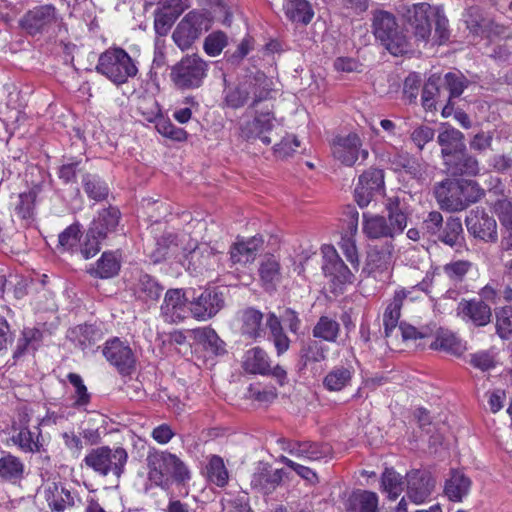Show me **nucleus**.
I'll use <instances>...</instances> for the list:
<instances>
[{
    "label": "nucleus",
    "instance_id": "473e14b6",
    "mask_svg": "<svg viewBox=\"0 0 512 512\" xmlns=\"http://www.w3.org/2000/svg\"><path fill=\"white\" fill-rule=\"evenodd\" d=\"M407 294L408 292L404 289L396 291L384 312L383 325L386 338H391L394 331L399 327L400 312Z\"/></svg>",
    "mask_w": 512,
    "mask_h": 512
},
{
    "label": "nucleus",
    "instance_id": "6ab92c4d",
    "mask_svg": "<svg viewBox=\"0 0 512 512\" xmlns=\"http://www.w3.org/2000/svg\"><path fill=\"white\" fill-rule=\"evenodd\" d=\"M274 127V117L270 112L257 113L252 120H244L240 123V137L244 140L259 138L265 145L271 143V139L265 133Z\"/></svg>",
    "mask_w": 512,
    "mask_h": 512
},
{
    "label": "nucleus",
    "instance_id": "49530a36",
    "mask_svg": "<svg viewBox=\"0 0 512 512\" xmlns=\"http://www.w3.org/2000/svg\"><path fill=\"white\" fill-rule=\"evenodd\" d=\"M437 239L450 247L460 245L463 241V227L460 218L449 217L437 235Z\"/></svg>",
    "mask_w": 512,
    "mask_h": 512
},
{
    "label": "nucleus",
    "instance_id": "f8f14e48",
    "mask_svg": "<svg viewBox=\"0 0 512 512\" xmlns=\"http://www.w3.org/2000/svg\"><path fill=\"white\" fill-rule=\"evenodd\" d=\"M362 141L355 133L346 136H337L331 142V151L333 157L346 166H353L358 160L359 155L363 160L368 158V151L361 149Z\"/></svg>",
    "mask_w": 512,
    "mask_h": 512
},
{
    "label": "nucleus",
    "instance_id": "c9c22d12",
    "mask_svg": "<svg viewBox=\"0 0 512 512\" xmlns=\"http://www.w3.org/2000/svg\"><path fill=\"white\" fill-rule=\"evenodd\" d=\"M243 368L251 374L267 375L270 372L268 354L260 347L249 349L244 355Z\"/></svg>",
    "mask_w": 512,
    "mask_h": 512
},
{
    "label": "nucleus",
    "instance_id": "a211bd4d",
    "mask_svg": "<svg viewBox=\"0 0 512 512\" xmlns=\"http://www.w3.org/2000/svg\"><path fill=\"white\" fill-rule=\"evenodd\" d=\"M286 476L283 469L273 470L268 463L259 462L254 469L250 479L252 489L263 493H272L282 482Z\"/></svg>",
    "mask_w": 512,
    "mask_h": 512
},
{
    "label": "nucleus",
    "instance_id": "3c124183",
    "mask_svg": "<svg viewBox=\"0 0 512 512\" xmlns=\"http://www.w3.org/2000/svg\"><path fill=\"white\" fill-rule=\"evenodd\" d=\"M24 464L16 456L6 454L0 458V478L5 481H17L23 477Z\"/></svg>",
    "mask_w": 512,
    "mask_h": 512
},
{
    "label": "nucleus",
    "instance_id": "37998d69",
    "mask_svg": "<svg viewBox=\"0 0 512 512\" xmlns=\"http://www.w3.org/2000/svg\"><path fill=\"white\" fill-rule=\"evenodd\" d=\"M266 326L270 331L269 339L273 342L277 355L284 354L290 347V339L283 331L280 319L274 313H269Z\"/></svg>",
    "mask_w": 512,
    "mask_h": 512
},
{
    "label": "nucleus",
    "instance_id": "13d9d810",
    "mask_svg": "<svg viewBox=\"0 0 512 512\" xmlns=\"http://www.w3.org/2000/svg\"><path fill=\"white\" fill-rule=\"evenodd\" d=\"M496 332L502 339L512 335V306H505L495 311Z\"/></svg>",
    "mask_w": 512,
    "mask_h": 512
},
{
    "label": "nucleus",
    "instance_id": "c756f323",
    "mask_svg": "<svg viewBox=\"0 0 512 512\" xmlns=\"http://www.w3.org/2000/svg\"><path fill=\"white\" fill-rule=\"evenodd\" d=\"M263 245L261 237H251L246 241H238L230 248V259L233 264H247L255 260Z\"/></svg>",
    "mask_w": 512,
    "mask_h": 512
},
{
    "label": "nucleus",
    "instance_id": "f704fd0d",
    "mask_svg": "<svg viewBox=\"0 0 512 512\" xmlns=\"http://www.w3.org/2000/svg\"><path fill=\"white\" fill-rule=\"evenodd\" d=\"M472 262L468 260H455L434 269V274L443 276L453 286L463 282L468 272L472 269Z\"/></svg>",
    "mask_w": 512,
    "mask_h": 512
},
{
    "label": "nucleus",
    "instance_id": "0eeeda50",
    "mask_svg": "<svg viewBox=\"0 0 512 512\" xmlns=\"http://www.w3.org/2000/svg\"><path fill=\"white\" fill-rule=\"evenodd\" d=\"M211 27V18L206 12L190 11L175 28L172 38L181 49H188L203 32Z\"/></svg>",
    "mask_w": 512,
    "mask_h": 512
},
{
    "label": "nucleus",
    "instance_id": "2eb2a0df",
    "mask_svg": "<svg viewBox=\"0 0 512 512\" xmlns=\"http://www.w3.org/2000/svg\"><path fill=\"white\" fill-rule=\"evenodd\" d=\"M436 485L432 475L423 470H412L406 474V495L416 505L424 503Z\"/></svg>",
    "mask_w": 512,
    "mask_h": 512
},
{
    "label": "nucleus",
    "instance_id": "4d7b16f0",
    "mask_svg": "<svg viewBox=\"0 0 512 512\" xmlns=\"http://www.w3.org/2000/svg\"><path fill=\"white\" fill-rule=\"evenodd\" d=\"M350 504L356 512H376L378 498L373 492L363 491L350 498Z\"/></svg>",
    "mask_w": 512,
    "mask_h": 512
},
{
    "label": "nucleus",
    "instance_id": "a19ab883",
    "mask_svg": "<svg viewBox=\"0 0 512 512\" xmlns=\"http://www.w3.org/2000/svg\"><path fill=\"white\" fill-rule=\"evenodd\" d=\"M194 338L203 345L205 350L218 356L226 353L225 342L220 339L214 329L210 327L193 330Z\"/></svg>",
    "mask_w": 512,
    "mask_h": 512
},
{
    "label": "nucleus",
    "instance_id": "4c0bfd02",
    "mask_svg": "<svg viewBox=\"0 0 512 512\" xmlns=\"http://www.w3.org/2000/svg\"><path fill=\"white\" fill-rule=\"evenodd\" d=\"M328 348L318 339L309 338L301 343L299 362L302 367L311 363H318L326 359Z\"/></svg>",
    "mask_w": 512,
    "mask_h": 512
},
{
    "label": "nucleus",
    "instance_id": "e433bc0d",
    "mask_svg": "<svg viewBox=\"0 0 512 512\" xmlns=\"http://www.w3.org/2000/svg\"><path fill=\"white\" fill-rule=\"evenodd\" d=\"M12 441L19 449L25 453H40L43 449V439L39 427L35 431L28 427H23L12 438Z\"/></svg>",
    "mask_w": 512,
    "mask_h": 512
},
{
    "label": "nucleus",
    "instance_id": "a18cd8bd",
    "mask_svg": "<svg viewBox=\"0 0 512 512\" xmlns=\"http://www.w3.org/2000/svg\"><path fill=\"white\" fill-rule=\"evenodd\" d=\"M353 371L351 366H335L324 377V387L329 391H341L350 383Z\"/></svg>",
    "mask_w": 512,
    "mask_h": 512
},
{
    "label": "nucleus",
    "instance_id": "b1692460",
    "mask_svg": "<svg viewBox=\"0 0 512 512\" xmlns=\"http://www.w3.org/2000/svg\"><path fill=\"white\" fill-rule=\"evenodd\" d=\"M283 449L292 456L302 460H319L330 453V447L327 444H318L308 441H289L286 442Z\"/></svg>",
    "mask_w": 512,
    "mask_h": 512
},
{
    "label": "nucleus",
    "instance_id": "393cba45",
    "mask_svg": "<svg viewBox=\"0 0 512 512\" xmlns=\"http://www.w3.org/2000/svg\"><path fill=\"white\" fill-rule=\"evenodd\" d=\"M394 245L386 241L381 245H374L367 254V266L372 272H388L392 266Z\"/></svg>",
    "mask_w": 512,
    "mask_h": 512
},
{
    "label": "nucleus",
    "instance_id": "2f4dec72",
    "mask_svg": "<svg viewBox=\"0 0 512 512\" xmlns=\"http://www.w3.org/2000/svg\"><path fill=\"white\" fill-rule=\"evenodd\" d=\"M73 334L76 337V345L85 352L96 351L104 338L103 330L96 325H80L73 330Z\"/></svg>",
    "mask_w": 512,
    "mask_h": 512
},
{
    "label": "nucleus",
    "instance_id": "c03bdc74",
    "mask_svg": "<svg viewBox=\"0 0 512 512\" xmlns=\"http://www.w3.org/2000/svg\"><path fill=\"white\" fill-rule=\"evenodd\" d=\"M178 251L177 237L173 233H164L156 240L149 257L154 263H159Z\"/></svg>",
    "mask_w": 512,
    "mask_h": 512
},
{
    "label": "nucleus",
    "instance_id": "5fc2aeb1",
    "mask_svg": "<svg viewBox=\"0 0 512 512\" xmlns=\"http://www.w3.org/2000/svg\"><path fill=\"white\" fill-rule=\"evenodd\" d=\"M403 484L402 476L393 468H386L382 473L381 486L390 499L394 500L401 494Z\"/></svg>",
    "mask_w": 512,
    "mask_h": 512
},
{
    "label": "nucleus",
    "instance_id": "f257e3e1",
    "mask_svg": "<svg viewBox=\"0 0 512 512\" xmlns=\"http://www.w3.org/2000/svg\"><path fill=\"white\" fill-rule=\"evenodd\" d=\"M434 195L441 209L457 212L477 202L484 191L473 180L446 179L435 186Z\"/></svg>",
    "mask_w": 512,
    "mask_h": 512
},
{
    "label": "nucleus",
    "instance_id": "774afa93",
    "mask_svg": "<svg viewBox=\"0 0 512 512\" xmlns=\"http://www.w3.org/2000/svg\"><path fill=\"white\" fill-rule=\"evenodd\" d=\"M56 495L52 500H49V506L52 510L63 511L67 506L75 505L74 495L66 488L61 487L60 489L55 486Z\"/></svg>",
    "mask_w": 512,
    "mask_h": 512
},
{
    "label": "nucleus",
    "instance_id": "de8ad7c7",
    "mask_svg": "<svg viewBox=\"0 0 512 512\" xmlns=\"http://www.w3.org/2000/svg\"><path fill=\"white\" fill-rule=\"evenodd\" d=\"M120 263L114 253L104 252L95 266L89 269V273L98 278L107 279L118 274Z\"/></svg>",
    "mask_w": 512,
    "mask_h": 512
},
{
    "label": "nucleus",
    "instance_id": "79ce46f5",
    "mask_svg": "<svg viewBox=\"0 0 512 512\" xmlns=\"http://www.w3.org/2000/svg\"><path fill=\"white\" fill-rule=\"evenodd\" d=\"M120 212L116 208L103 210L98 219L90 227V236L97 234L99 237H106L108 232L115 230L118 226Z\"/></svg>",
    "mask_w": 512,
    "mask_h": 512
},
{
    "label": "nucleus",
    "instance_id": "338daca9",
    "mask_svg": "<svg viewBox=\"0 0 512 512\" xmlns=\"http://www.w3.org/2000/svg\"><path fill=\"white\" fill-rule=\"evenodd\" d=\"M80 227L78 224H72L59 234V246L65 250L70 251L78 244L80 240Z\"/></svg>",
    "mask_w": 512,
    "mask_h": 512
},
{
    "label": "nucleus",
    "instance_id": "864d4df0",
    "mask_svg": "<svg viewBox=\"0 0 512 512\" xmlns=\"http://www.w3.org/2000/svg\"><path fill=\"white\" fill-rule=\"evenodd\" d=\"M42 332L36 328H25L18 340L14 358H18L29 350H36L42 341Z\"/></svg>",
    "mask_w": 512,
    "mask_h": 512
},
{
    "label": "nucleus",
    "instance_id": "5701e85b",
    "mask_svg": "<svg viewBox=\"0 0 512 512\" xmlns=\"http://www.w3.org/2000/svg\"><path fill=\"white\" fill-rule=\"evenodd\" d=\"M444 166L447 174L451 176H476L479 173L478 160L467 153L459 152L451 158H446Z\"/></svg>",
    "mask_w": 512,
    "mask_h": 512
},
{
    "label": "nucleus",
    "instance_id": "1a4fd4ad",
    "mask_svg": "<svg viewBox=\"0 0 512 512\" xmlns=\"http://www.w3.org/2000/svg\"><path fill=\"white\" fill-rule=\"evenodd\" d=\"M190 314L199 321H206L225 306V295L219 288L205 289L190 301Z\"/></svg>",
    "mask_w": 512,
    "mask_h": 512
},
{
    "label": "nucleus",
    "instance_id": "f03ea898",
    "mask_svg": "<svg viewBox=\"0 0 512 512\" xmlns=\"http://www.w3.org/2000/svg\"><path fill=\"white\" fill-rule=\"evenodd\" d=\"M95 69L116 86L127 83L138 73L134 60L120 47H111L101 53Z\"/></svg>",
    "mask_w": 512,
    "mask_h": 512
},
{
    "label": "nucleus",
    "instance_id": "ddd939ff",
    "mask_svg": "<svg viewBox=\"0 0 512 512\" xmlns=\"http://www.w3.org/2000/svg\"><path fill=\"white\" fill-rule=\"evenodd\" d=\"M384 191V172L370 168L359 176L354 190L355 201L360 208L367 207L378 194Z\"/></svg>",
    "mask_w": 512,
    "mask_h": 512
},
{
    "label": "nucleus",
    "instance_id": "6e6552de",
    "mask_svg": "<svg viewBox=\"0 0 512 512\" xmlns=\"http://www.w3.org/2000/svg\"><path fill=\"white\" fill-rule=\"evenodd\" d=\"M435 15H437V7L428 3L413 4L406 9L404 17L416 42L428 43L432 36Z\"/></svg>",
    "mask_w": 512,
    "mask_h": 512
},
{
    "label": "nucleus",
    "instance_id": "58836bf2",
    "mask_svg": "<svg viewBox=\"0 0 512 512\" xmlns=\"http://www.w3.org/2000/svg\"><path fill=\"white\" fill-rule=\"evenodd\" d=\"M260 279L266 290H274L281 280L280 264L273 255L266 256L259 267Z\"/></svg>",
    "mask_w": 512,
    "mask_h": 512
},
{
    "label": "nucleus",
    "instance_id": "09e8293b",
    "mask_svg": "<svg viewBox=\"0 0 512 512\" xmlns=\"http://www.w3.org/2000/svg\"><path fill=\"white\" fill-rule=\"evenodd\" d=\"M82 186L90 199L102 201L109 193L108 185L98 175L85 173L82 175Z\"/></svg>",
    "mask_w": 512,
    "mask_h": 512
},
{
    "label": "nucleus",
    "instance_id": "bf43d9fd",
    "mask_svg": "<svg viewBox=\"0 0 512 512\" xmlns=\"http://www.w3.org/2000/svg\"><path fill=\"white\" fill-rule=\"evenodd\" d=\"M444 81L446 88L449 90V100L459 97L469 84L467 78L460 72L445 74Z\"/></svg>",
    "mask_w": 512,
    "mask_h": 512
},
{
    "label": "nucleus",
    "instance_id": "aec40b11",
    "mask_svg": "<svg viewBox=\"0 0 512 512\" xmlns=\"http://www.w3.org/2000/svg\"><path fill=\"white\" fill-rule=\"evenodd\" d=\"M457 315L465 321H470L476 326L487 325L492 317L489 305L483 300H462L457 306Z\"/></svg>",
    "mask_w": 512,
    "mask_h": 512
},
{
    "label": "nucleus",
    "instance_id": "603ef678",
    "mask_svg": "<svg viewBox=\"0 0 512 512\" xmlns=\"http://www.w3.org/2000/svg\"><path fill=\"white\" fill-rule=\"evenodd\" d=\"M430 347L457 356L461 355L465 349L461 341L452 332L444 330L437 333Z\"/></svg>",
    "mask_w": 512,
    "mask_h": 512
},
{
    "label": "nucleus",
    "instance_id": "423d86ee",
    "mask_svg": "<svg viewBox=\"0 0 512 512\" xmlns=\"http://www.w3.org/2000/svg\"><path fill=\"white\" fill-rule=\"evenodd\" d=\"M208 63L196 54L186 55L171 67L170 80L178 90L200 88L207 77Z\"/></svg>",
    "mask_w": 512,
    "mask_h": 512
},
{
    "label": "nucleus",
    "instance_id": "69168bd1",
    "mask_svg": "<svg viewBox=\"0 0 512 512\" xmlns=\"http://www.w3.org/2000/svg\"><path fill=\"white\" fill-rule=\"evenodd\" d=\"M435 26L434 39L439 45L446 43L450 38L448 19L443 12L437 7V15L433 19Z\"/></svg>",
    "mask_w": 512,
    "mask_h": 512
},
{
    "label": "nucleus",
    "instance_id": "7ed1b4c3",
    "mask_svg": "<svg viewBox=\"0 0 512 512\" xmlns=\"http://www.w3.org/2000/svg\"><path fill=\"white\" fill-rule=\"evenodd\" d=\"M373 33L393 55L407 53L410 49L408 37L399 29L395 16L379 10L373 14Z\"/></svg>",
    "mask_w": 512,
    "mask_h": 512
},
{
    "label": "nucleus",
    "instance_id": "ea45409f",
    "mask_svg": "<svg viewBox=\"0 0 512 512\" xmlns=\"http://www.w3.org/2000/svg\"><path fill=\"white\" fill-rule=\"evenodd\" d=\"M284 10L288 19L304 25L310 23L314 16L313 9L307 0H286Z\"/></svg>",
    "mask_w": 512,
    "mask_h": 512
},
{
    "label": "nucleus",
    "instance_id": "4468645a",
    "mask_svg": "<svg viewBox=\"0 0 512 512\" xmlns=\"http://www.w3.org/2000/svg\"><path fill=\"white\" fill-rule=\"evenodd\" d=\"M189 299L183 289H168L161 304V316L168 323H179L190 313Z\"/></svg>",
    "mask_w": 512,
    "mask_h": 512
},
{
    "label": "nucleus",
    "instance_id": "a878e982",
    "mask_svg": "<svg viewBox=\"0 0 512 512\" xmlns=\"http://www.w3.org/2000/svg\"><path fill=\"white\" fill-rule=\"evenodd\" d=\"M385 207L388 211V223L394 236L401 234L407 226L410 214L408 204L404 199L391 197L388 198Z\"/></svg>",
    "mask_w": 512,
    "mask_h": 512
},
{
    "label": "nucleus",
    "instance_id": "cd10ccee",
    "mask_svg": "<svg viewBox=\"0 0 512 512\" xmlns=\"http://www.w3.org/2000/svg\"><path fill=\"white\" fill-rule=\"evenodd\" d=\"M471 485V479L462 471L451 470L445 481L444 494L450 501L461 502L469 494Z\"/></svg>",
    "mask_w": 512,
    "mask_h": 512
},
{
    "label": "nucleus",
    "instance_id": "bb28decb",
    "mask_svg": "<svg viewBox=\"0 0 512 512\" xmlns=\"http://www.w3.org/2000/svg\"><path fill=\"white\" fill-rule=\"evenodd\" d=\"M437 142L441 147L443 161L466 150L464 134L454 127H447L441 131L437 136Z\"/></svg>",
    "mask_w": 512,
    "mask_h": 512
},
{
    "label": "nucleus",
    "instance_id": "dca6fc26",
    "mask_svg": "<svg viewBox=\"0 0 512 512\" xmlns=\"http://www.w3.org/2000/svg\"><path fill=\"white\" fill-rule=\"evenodd\" d=\"M56 9L41 5L29 10L20 20V26L30 35L44 33L56 22Z\"/></svg>",
    "mask_w": 512,
    "mask_h": 512
},
{
    "label": "nucleus",
    "instance_id": "0e129e2a",
    "mask_svg": "<svg viewBox=\"0 0 512 512\" xmlns=\"http://www.w3.org/2000/svg\"><path fill=\"white\" fill-rule=\"evenodd\" d=\"M227 45V37L223 32H214L208 35L204 41L205 52L212 57L219 55Z\"/></svg>",
    "mask_w": 512,
    "mask_h": 512
},
{
    "label": "nucleus",
    "instance_id": "e2e57ef3",
    "mask_svg": "<svg viewBox=\"0 0 512 512\" xmlns=\"http://www.w3.org/2000/svg\"><path fill=\"white\" fill-rule=\"evenodd\" d=\"M439 77L431 76L425 83L422 90V105L426 110L436 109L435 96L439 94Z\"/></svg>",
    "mask_w": 512,
    "mask_h": 512
},
{
    "label": "nucleus",
    "instance_id": "680f3d73",
    "mask_svg": "<svg viewBox=\"0 0 512 512\" xmlns=\"http://www.w3.org/2000/svg\"><path fill=\"white\" fill-rule=\"evenodd\" d=\"M494 212L497 215L501 230L512 229V200L500 199L494 204Z\"/></svg>",
    "mask_w": 512,
    "mask_h": 512
},
{
    "label": "nucleus",
    "instance_id": "c85d7f7f",
    "mask_svg": "<svg viewBox=\"0 0 512 512\" xmlns=\"http://www.w3.org/2000/svg\"><path fill=\"white\" fill-rule=\"evenodd\" d=\"M362 230L369 239L388 238L390 241L395 237L388 220L378 214L364 212L362 215Z\"/></svg>",
    "mask_w": 512,
    "mask_h": 512
},
{
    "label": "nucleus",
    "instance_id": "412c9836",
    "mask_svg": "<svg viewBox=\"0 0 512 512\" xmlns=\"http://www.w3.org/2000/svg\"><path fill=\"white\" fill-rule=\"evenodd\" d=\"M323 273L336 284L351 283L354 275L333 248L324 252Z\"/></svg>",
    "mask_w": 512,
    "mask_h": 512
},
{
    "label": "nucleus",
    "instance_id": "9b49d317",
    "mask_svg": "<svg viewBox=\"0 0 512 512\" xmlns=\"http://www.w3.org/2000/svg\"><path fill=\"white\" fill-rule=\"evenodd\" d=\"M467 231L476 239L486 243L498 240L497 222L484 209L475 208L465 218Z\"/></svg>",
    "mask_w": 512,
    "mask_h": 512
},
{
    "label": "nucleus",
    "instance_id": "7c9ffc66",
    "mask_svg": "<svg viewBox=\"0 0 512 512\" xmlns=\"http://www.w3.org/2000/svg\"><path fill=\"white\" fill-rule=\"evenodd\" d=\"M238 319L241 323L242 335L252 339L264 336L263 314L259 310L252 307L245 308L238 313Z\"/></svg>",
    "mask_w": 512,
    "mask_h": 512
},
{
    "label": "nucleus",
    "instance_id": "20e7f679",
    "mask_svg": "<svg viewBox=\"0 0 512 512\" xmlns=\"http://www.w3.org/2000/svg\"><path fill=\"white\" fill-rule=\"evenodd\" d=\"M223 103L231 109L244 107L249 100V108H255L269 97V90L259 84L257 78H246L238 84H228L224 78Z\"/></svg>",
    "mask_w": 512,
    "mask_h": 512
},
{
    "label": "nucleus",
    "instance_id": "f3484780",
    "mask_svg": "<svg viewBox=\"0 0 512 512\" xmlns=\"http://www.w3.org/2000/svg\"><path fill=\"white\" fill-rule=\"evenodd\" d=\"M180 458L175 454L166 451L149 452L147 456V465L149 468V478L157 485H161L165 476H173L175 467Z\"/></svg>",
    "mask_w": 512,
    "mask_h": 512
},
{
    "label": "nucleus",
    "instance_id": "052dcab7",
    "mask_svg": "<svg viewBox=\"0 0 512 512\" xmlns=\"http://www.w3.org/2000/svg\"><path fill=\"white\" fill-rule=\"evenodd\" d=\"M157 131L172 140L184 141L187 138V132L183 128L176 127L170 120L163 117L156 119Z\"/></svg>",
    "mask_w": 512,
    "mask_h": 512
},
{
    "label": "nucleus",
    "instance_id": "4be33fe9",
    "mask_svg": "<svg viewBox=\"0 0 512 512\" xmlns=\"http://www.w3.org/2000/svg\"><path fill=\"white\" fill-rule=\"evenodd\" d=\"M163 286L151 275L140 273L133 285V293L136 299L147 304H155L162 295Z\"/></svg>",
    "mask_w": 512,
    "mask_h": 512
},
{
    "label": "nucleus",
    "instance_id": "39448f33",
    "mask_svg": "<svg viewBox=\"0 0 512 512\" xmlns=\"http://www.w3.org/2000/svg\"><path fill=\"white\" fill-rule=\"evenodd\" d=\"M83 461L95 473L101 476L112 474L119 479L124 473L128 453L123 447L101 446L92 449Z\"/></svg>",
    "mask_w": 512,
    "mask_h": 512
},
{
    "label": "nucleus",
    "instance_id": "6e6d98bb",
    "mask_svg": "<svg viewBox=\"0 0 512 512\" xmlns=\"http://www.w3.org/2000/svg\"><path fill=\"white\" fill-rule=\"evenodd\" d=\"M208 479L219 487H223L228 482V471L220 456L213 455L207 465Z\"/></svg>",
    "mask_w": 512,
    "mask_h": 512
},
{
    "label": "nucleus",
    "instance_id": "8fccbe9b",
    "mask_svg": "<svg viewBox=\"0 0 512 512\" xmlns=\"http://www.w3.org/2000/svg\"><path fill=\"white\" fill-rule=\"evenodd\" d=\"M339 332L340 324L328 316H321L312 329L314 338L330 343L336 342Z\"/></svg>",
    "mask_w": 512,
    "mask_h": 512
},
{
    "label": "nucleus",
    "instance_id": "9d476101",
    "mask_svg": "<svg viewBox=\"0 0 512 512\" xmlns=\"http://www.w3.org/2000/svg\"><path fill=\"white\" fill-rule=\"evenodd\" d=\"M102 354L105 359L122 375H130L135 369V355L129 344L113 337L103 346Z\"/></svg>",
    "mask_w": 512,
    "mask_h": 512
},
{
    "label": "nucleus",
    "instance_id": "72a5a7b5",
    "mask_svg": "<svg viewBox=\"0 0 512 512\" xmlns=\"http://www.w3.org/2000/svg\"><path fill=\"white\" fill-rule=\"evenodd\" d=\"M178 3L164 6L163 9L155 12L154 28L158 35L165 36L171 29L178 16L187 8V5H181V0Z\"/></svg>",
    "mask_w": 512,
    "mask_h": 512
}]
</instances>
